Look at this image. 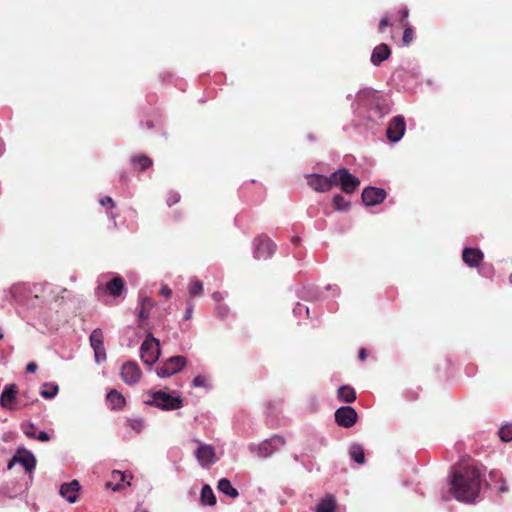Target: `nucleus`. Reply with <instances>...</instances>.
I'll use <instances>...</instances> for the list:
<instances>
[{
    "label": "nucleus",
    "instance_id": "obj_1",
    "mask_svg": "<svg viewBox=\"0 0 512 512\" xmlns=\"http://www.w3.org/2000/svg\"><path fill=\"white\" fill-rule=\"evenodd\" d=\"M481 464L467 462L456 466L449 476L450 491L460 502L473 503L479 496L482 477Z\"/></svg>",
    "mask_w": 512,
    "mask_h": 512
},
{
    "label": "nucleus",
    "instance_id": "obj_25",
    "mask_svg": "<svg viewBox=\"0 0 512 512\" xmlns=\"http://www.w3.org/2000/svg\"><path fill=\"white\" fill-rule=\"evenodd\" d=\"M217 488L221 493L232 499L239 495L237 489L232 486L231 482L227 478L220 479L218 481Z\"/></svg>",
    "mask_w": 512,
    "mask_h": 512
},
{
    "label": "nucleus",
    "instance_id": "obj_43",
    "mask_svg": "<svg viewBox=\"0 0 512 512\" xmlns=\"http://www.w3.org/2000/svg\"><path fill=\"white\" fill-rule=\"evenodd\" d=\"M99 202L103 207L108 209H112L115 206V202L110 196L101 198Z\"/></svg>",
    "mask_w": 512,
    "mask_h": 512
},
{
    "label": "nucleus",
    "instance_id": "obj_13",
    "mask_svg": "<svg viewBox=\"0 0 512 512\" xmlns=\"http://www.w3.org/2000/svg\"><path fill=\"white\" fill-rule=\"evenodd\" d=\"M335 421L339 426L349 428L357 421V412L351 406H343L335 411Z\"/></svg>",
    "mask_w": 512,
    "mask_h": 512
},
{
    "label": "nucleus",
    "instance_id": "obj_11",
    "mask_svg": "<svg viewBox=\"0 0 512 512\" xmlns=\"http://www.w3.org/2000/svg\"><path fill=\"white\" fill-rule=\"evenodd\" d=\"M405 130L406 123L404 117L401 115L395 116L391 119L387 127V138L393 143L399 142L404 136Z\"/></svg>",
    "mask_w": 512,
    "mask_h": 512
},
{
    "label": "nucleus",
    "instance_id": "obj_40",
    "mask_svg": "<svg viewBox=\"0 0 512 512\" xmlns=\"http://www.w3.org/2000/svg\"><path fill=\"white\" fill-rule=\"evenodd\" d=\"M295 316H302L304 313L309 316V308L303 304L297 303L293 309Z\"/></svg>",
    "mask_w": 512,
    "mask_h": 512
},
{
    "label": "nucleus",
    "instance_id": "obj_26",
    "mask_svg": "<svg viewBox=\"0 0 512 512\" xmlns=\"http://www.w3.org/2000/svg\"><path fill=\"white\" fill-rule=\"evenodd\" d=\"M17 461L24 467L26 472L30 473L35 469L36 459L31 452L25 451L23 454H20Z\"/></svg>",
    "mask_w": 512,
    "mask_h": 512
},
{
    "label": "nucleus",
    "instance_id": "obj_54",
    "mask_svg": "<svg viewBox=\"0 0 512 512\" xmlns=\"http://www.w3.org/2000/svg\"><path fill=\"white\" fill-rule=\"evenodd\" d=\"M292 242H293L295 245H298V244H299V242H300V238H299L298 236H294V237L292 238Z\"/></svg>",
    "mask_w": 512,
    "mask_h": 512
},
{
    "label": "nucleus",
    "instance_id": "obj_31",
    "mask_svg": "<svg viewBox=\"0 0 512 512\" xmlns=\"http://www.w3.org/2000/svg\"><path fill=\"white\" fill-rule=\"evenodd\" d=\"M349 455L358 464H364L365 454L364 449L360 444H353L349 449Z\"/></svg>",
    "mask_w": 512,
    "mask_h": 512
},
{
    "label": "nucleus",
    "instance_id": "obj_24",
    "mask_svg": "<svg viewBox=\"0 0 512 512\" xmlns=\"http://www.w3.org/2000/svg\"><path fill=\"white\" fill-rule=\"evenodd\" d=\"M200 503L203 506H213L216 504V497L210 485H203L200 493Z\"/></svg>",
    "mask_w": 512,
    "mask_h": 512
},
{
    "label": "nucleus",
    "instance_id": "obj_58",
    "mask_svg": "<svg viewBox=\"0 0 512 512\" xmlns=\"http://www.w3.org/2000/svg\"><path fill=\"white\" fill-rule=\"evenodd\" d=\"M140 512H148V510L147 509H143Z\"/></svg>",
    "mask_w": 512,
    "mask_h": 512
},
{
    "label": "nucleus",
    "instance_id": "obj_49",
    "mask_svg": "<svg viewBox=\"0 0 512 512\" xmlns=\"http://www.w3.org/2000/svg\"><path fill=\"white\" fill-rule=\"evenodd\" d=\"M212 299H213L215 302H217V303L221 304L220 302L224 299V295H223V293H221V292H219V291H216V292H214V293L212 294Z\"/></svg>",
    "mask_w": 512,
    "mask_h": 512
},
{
    "label": "nucleus",
    "instance_id": "obj_44",
    "mask_svg": "<svg viewBox=\"0 0 512 512\" xmlns=\"http://www.w3.org/2000/svg\"><path fill=\"white\" fill-rule=\"evenodd\" d=\"M399 17H400V23L401 26H403L404 22H407V18L409 16V10L407 7H403L399 10Z\"/></svg>",
    "mask_w": 512,
    "mask_h": 512
},
{
    "label": "nucleus",
    "instance_id": "obj_3",
    "mask_svg": "<svg viewBox=\"0 0 512 512\" xmlns=\"http://www.w3.org/2000/svg\"><path fill=\"white\" fill-rule=\"evenodd\" d=\"M144 403L165 411L176 410L183 406V400L177 392L169 393L164 390L149 391Z\"/></svg>",
    "mask_w": 512,
    "mask_h": 512
},
{
    "label": "nucleus",
    "instance_id": "obj_41",
    "mask_svg": "<svg viewBox=\"0 0 512 512\" xmlns=\"http://www.w3.org/2000/svg\"><path fill=\"white\" fill-rule=\"evenodd\" d=\"M229 308L224 304H218L216 307V314L221 319H225L229 315Z\"/></svg>",
    "mask_w": 512,
    "mask_h": 512
},
{
    "label": "nucleus",
    "instance_id": "obj_32",
    "mask_svg": "<svg viewBox=\"0 0 512 512\" xmlns=\"http://www.w3.org/2000/svg\"><path fill=\"white\" fill-rule=\"evenodd\" d=\"M59 391V387L54 383H44L40 390V395L45 399L54 398Z\"/></svg>",
    "mask_w": 512,
    "mask_h": 512
},
{
    "label": "nucleus",
    "instance_id": "obj_53",
    "mask_svg": "<svg viewBox=\"0 0 512 512\" xmlns=\"http://www.w3.org/2000/svg\"><path fill=\"white\" fill-rule=\"evenodd\" d=\"M120 179H121L122 181H126V180H127V173H126L125 171H122V172L120 173Z\"/></svg>",
    "mask_w": 512,
    "mask_h": 512
},
{
    "label": "nucleus",
    "instance_id": "obj_10",
    "mask_svg": "<svg viewBox=\"0 0 512 512\" xmlns=\"http://www.w3.org/2000/svg\"><path fill=\"white\" fill-rule=\"evenodd\" d=\"M90 345L94 351L96 363L100 364L107 358L104 347V335L100 328H96L90 334Z\"/></svg>",
    "mask_w": 512,
    "mask_h": 512
},
{
    "label": "nucleus",
    "instance_id": "obj_57",
    "mask_svg": "<svg viewBox=\"0 0 512 512\" xmlns=\"http://www.w3.org/2000/svg\"><path fill=\"white\" fill-rule=\"evenodd\" d=\"M509 282H510V284H512V273L509 276Z\"/></svg>",
    "mask_w": 512,
    "mask_h": 512
},
{
    "label": "nucleus",
    "instance_id": "obj_27",
    "mask_svg": "<svg viewBox=\"0 0 512 512\" xmlns=\"http://www.w3.org/2000/svg\"><path fill=\"white\" fill-rule=\"evenodd\" d=\"M337 396L341 401L345 403H352L356 399L355 390L348 385H343L339 387L337 391Z\"/></svg>",
    "mask_w": 512,
    "mask_h": 512
},
{
    "label": "nucleus",
    "instance_id": "obj_28",
    "mask_svg": "<svg viewBox=\"0 0 512 512\" xmlns=\"http://www.w3.org/2000/svg\"><path fill=\"white\" fill-rule=\"evenodd\" d=\"M335 508V498L331 495H328L317 504L315 512H334Z\"/></svg>",
    "mask_w": 512,
    "mask_h": 512
},
{
    "label": "nucleus",
    "instance_id": "obj_38",
    "mask_svg": "<svg viewBox=\"0 0 512 512\" xmlns=\"http://www.w3.org/2000/svg\"><path fill=\"white\" fill-rule=\"evenodd\" d=\"M192 386L196 388H209V382L206 376L197 375L192 381Z\"/></svg>",
    "mask_w": 512,
    "mask_h": 512
},
{
    "label": "nucleus",
    "instance_id": "obj_8",
    "mask_svg": "<svg viewBox=\"0 0 512 512\" xmlns=\"http://www.w3.org/2000/svg\"><path fill=\"white\" fill-rule=\"evenodd\" d=\"M195 443H197V448L194 451V456L198 464L204 469H209L218 460L215 448L198 439L195 440Z\"/></svg>",
    "mask_w": 512,
    "mask_h": 512
},
{
    "label": "nucleus",
    "instance_id": "obj_15",
    "mask_svg": "<svg viewBox=\"0 0 512 512\" xmlns=\"http://www.w3.org/2000/svg\"><path fill=\"white\" fill-rule=\"evenodd\" d=\"M308 185L317 192H327L333 187L332 174L329 176L311 174L308 177Z\"/></svg>",
    "mask_w": 512,
    "mask_h": 512
},
{
    "label": "nucleus",
    "instance_id": "obj_35",
    "mask_svg": "<svg viewBox=\"0 0 512 512\" xmlns=\"http://www.w3.org/2000/svg\"><path fill=\"white\" fill-rule=\"evenodd\" d=\"M498 434L502 441H504V442L512 441V424L503 425L499 429Z\"/></svg>",
    "mask_w": 512,
    "mask_h": 512
},
{
    "label": "nucleus",
    "instance_id": "obj_29",
    "mask_svg": "<svg viewBox=\"0 0 512 512\" xmlns=\"http://www.w3.org/2000/svg\"><path fill=\"white\" fill-rule=\"evenodd\" d=\"M130 163L134 168L139 169L140 171L146 170L153 164L152 160L148 156L143 154L133 156L130 160Z\"/></svg>",
    "mask_w": 512,
    "mask_h": 512
},
{
    "label": "nucleus",
    "instance_id": "obj_12",
    "mask_svg": "<svg viewBox=\"0 0 512 512\" xmlns=\"http://www.w3.org/2000/svg\"><path fill=\"white\" fill-rule=\"evenodd\" d=\"M120 376L127 385H135L139 382L142 371L136 362L128 361L122 365Z\"/></svg>",
    "mask_w": 512,
    "mask_h": 512
},
{
    "label": "nucleus",
    "instance_id": "obj_20",
    "mask_svg": "<svg viewBox=\"0 0 512 512\" xmlns=\"http://www.w3.org/2000/svg\"><path fill=\"white\" fill-rule=\"evenodd\" d=\"M128 475L125 472L114 470L111 474V480L107 482L106 486L113 491L121 490L125 485L130 486V482L127 481ZM131 478V476H129Z\"/></svg>",
    "mask_w": 512,
    "mask_h": 512
},
{
    "label": "nucleus",
    "instance_id": "obj_46",
    "mask_svg": "<svg viewBox=\"0 0 512 512\" xmlns=\"http://www.w3.org/2000/svg\"><path fill=\"white\" fill-rule=\"evenodd\" d=\"M171 293H172V291H171V289L169 288V286H168V285L163 284V285L161 286L160 294H161L163 297L168 298V297H170V296H171Z\"/></svg>",
    "mask_w": 512,
    "mask_h": 512
},
{
    "label": "nucleus",
    "instance_id": "obj_5",
    "mask_svg": "<svg viewBox=\"0 0 512 512\" xmlns=\"http://www.w3.org/2000/svg\"><path fill=\"white\" fill-rule=\"evenodd\" d=\"M160 356V342L148 333L140 347V358L142 362L152 367Z\"/></svg>",
    "mask_w": 512,
    "mask_h": 512
},
{
    "label": "nucleus",
    "instance_id": "obj_42",
    "mask_svg": "<svg viewBox=\"0 0 512 512\" xmlns=\"http://www.w3.org/2000/svg\"><path fill=\"white\" fill-rule=\"evenodd\" d=\"M24 431V434L28 437V438H32V439H35L36 438V426L35 424L33 423H30L28 425H26L23 429Z\"/></svg>",
    "mask_w": 512,
    "mask_h": 512
},
{
    "label": "nucleus",
    "instance_id": "obj_50",
    "mask_svg": "<svg viewBox=\"0 0 512 512\" xmlns=\"http://www.w3.org/2000/svg\"><path fill=\"white\" fill-rule=\"evenodd\" d=\"M37 370V364L34 362H30L26 366V371L28 373H34Z\"/></svg>",
    "mask_w": 512,
    "mask_h": 512
},
{
    "label": "nucleus",
    "instance_id": "obj_33",
    "mask_svg": "<svg viewBox=\"0 0 512 512\" xmlns=\"http://www.w3.org/2000/svg\"><path fill=\"white\" fill-rule=\"evenodd\" d=\"M188 289L191 297L201 296L204 290L203 283L197 278H191Z\"/></svg>",
    "mask_w": 512,
    "mask_h": 512
},
{
    "label": "nucleus",
    "instance_id": "obj_19",
    "mask_svg": "<svg viewBox=\"0 0 512 512\" xmlns=\"http://www.w3.org/2000/svg\"><path fill=\"white\" fill-rule=\"evenodd\" d=\"M7 295L5 298L7 299L8 295L15 302H23L28 294L30 293V287L26 283H17L12 285L7 291Z\"/></svg>",
    "mask_w": 512,
    "mask_h": 512
},
{
    "label": "nucleus",
    "instance_id": "obj_7",
    "mask_svg": "<svg viewBox=\"0 0 512 512\" xmlns=\"http://www.w3.org/2000/svg\"><path fill=\"white\" fill-rule=\"evenodd\" d=\"M253 257L257 260H267L276 251V244L266 235L262 234L253 240Z\"/></svg>",
    "mask_w": 512,
    "mask_h": 512
},
{
    "label": "nucleus",
    "instance_id": "obj_39",
    "mask_svg": "<svg viewBox=\"0 0 512 512\" xmlns=\"http://www.w3.org/2000/svg\"><path fill=\"white\" fill-rule=\"evenodd\" d=\"M180 201V194L176 191H170L168 193L166 203L169 207L173 206L174 204L178 203Z\"/></svg>",
    "mask_w": 512,
    "mask_h": 512
},
{
    "label": "nucleus",
    "instance_id": "obj_47",
    "mask_svg": "<svg viewBox=\"0 0 512 512\" xmlns=\"http://www.w3.org/2000/svg\"><path fill=\"white\" fill-rule=\"evenodd\" d=\"M35 439H38L39 441H42V442H46L50 439V436L47 432L40 431L38 434H36Z\"/></svg>",
    "mask_w": 512,
    "mask_h": 512
},
{
    "label": "nucleus",
    "instance_id": "obj_18",
    "mask_svg": "<svg viewBox=\"0 0 512 512\" xmlns=\"http://www.w3.org/2000/svg\"><path fill=\"white\" fill-rule=\"evenodd\" d=\"M80 490V484L77 480H72L68 483H63L60 486V495L66 499L69 503H75L78 499V492Z\"/></svg>",
    "mask_w": 512,
    "mask_h": 512
},
{
    "label": "nucleus",
    "instance_id": "obj_34",
    "mask_svg": "<svg viewBox=\"0 0 512 512\" xmlns=\"http://www.w3.org/2000/svg\"><path fill=\"white\" fill-rule=\"evenodd\" d=\"M333 205L337 211H347L350 206V202L346 200L342 195L337 194L333 197Z\"/></svg>",
    "mask_w": 512,
    "mask_h": 512
},
{
    "label": "nucleus",
    "instance_id": "obj_55",
    "mask_svg": "<svg viewBox=\"0 0 512 512\" xmlns=\"http://www.w3.org/2000/svg\"><path fill=\"white\" fill-rule=\"evenodd\" d=\"M4 143L0 140V156L4 153Z\"/></svg>",
    "mask_w": 512,
    "mask_h": 512
},
{
    "label": "nucleus",
    "instance_id": "obj_22",
    "mask_svg": "<svg viewBox=\"0 0 512 512\" xmlns=\"http://www.w3.org/2000/svg\"><path fill=\"white\" fill-rule=\"evenodd\" d=\"M391 54V50L387 44L381 43L377 45L371 54V62L374 66H379L387 60Z\"/></svg>",
    "mask_w": 512,
    "mask_h": 512
},
{
    "label": "nucleus",
    "instance_id": "obj_45",
    "mask_svg": "<svg viewBox=\"0 0 512 512\" xmlns=\"http://www.w3.org/2000/svg\"><path fill=\"white\" fill-rule=\"evenodd\" d=\"M390 25V17L388 15H384L379 22V31L382 32L384 29Z\"/></svg>",
    "mask_w": 512,
    "mask_h": 512
},
{
    "label": "nucleus",
    "instance_id": "obj_4",
    "mask_svg": "<svg viewBox=\"0 0 512 512\" xmlns=\"http://www.w3.org/2000/svg\"><path fill=\"white\" fill-rule=\"evenodd\" d=\"M286 444L283 436L275 434L272 437L265 439L261 443H251L248 445V450L255 456L265 459L272 456L275 452L282 449Z\"/></svg>",
    "mask_w": 512,
    "mask_h": 512
},
{
    "label": "nucleus",
    "instance_id": "obj_56",
    "mask_svg": "<svg viewBox=\"0 0 512 512\" xmlns=\"http://www.w3.org/2000/svg\"><path fill=\"white\" fill-rule=\"evenodd\" d=\"M147 126H148V128H152V127H153V124H152L151 122H148V123H147Z\"/></svg>",
    "mask_w": 512,
    "mask_h": 512
},
{
    "label": "nucleus",
    "instance_id": "obj_16",
    "mask_svg": "<svg viewBox=\"0 0 512 512\" xmlns=\"http://www.w3.org/2000/svg\"><path fill=\"white\" fill-rule=\"evenodd\" d=\"M386 198L384 189L376 187H367L362 192V201L366 206L380 204Z\"/></svg>",
    "mask_w": 512,
    "mask_h": 512
},
{
    "label": "nucleus",
    "instance_id": "obj_23",
    "mask_svg": "<svg viewBox=\"0 0 512 512\" xmlns=\"http://www.w3.org/2000/svg\"><path fill=\"white\" fill-rule=\"evenodd\" d=\"M106 400L112 409H120L125 404V398L115 389H112L107 393Z\"/></svg>",
    "mask_w": 512,
    "mask_h": 512
},
{
    "label": "nucleus",
    "instance_id": "obj_37",
    "mask_svg": "<svg viewBox=\"0 0 512 512\" xmlns=\"http://www.w3.org/2000/svg\"><path fill=\"white\" fill-rule=\"evenodd\" d=\"M402 27L404 28L402 41H403V43H404L405 45H409V44H410V42H411V41H412V39H413L414 31H413V29L408 25V22H404Z\"/></svg>",
    "mask_w": 512,
    "mask_h": 512
},
{
    "label": "nucleus",
    "instance_id": "obj_51",
    "mask_svg": "<svg viewBox=\"0 0 512 512\" xmlns=\"http://www.w3.org/2000/svg\"><path fill=\"white\" fill-rule=\"evenodd\" d=\"M327 290H332L334 294H339L340 289L337 285H328L326 287Z\"/></svg>",
    "mask_w": 512,
    "mask_h": 512
},
{
    "label": "nucleus",
    "instance_id": "obj_6",
    "mask_svg": "<svg viewBox=\"0 0 512 512\" xmlns=\"http://www.w3.org/2000/svg\"><path fill=\"white\" fill-rule=\"evenodd\" d=\"M333 187L339 186L345 193H352L360 185L358 177L351 174L348 169L341 168L332 173Z\"/></svg>",
    "mask_w": 512,
    "mask_h": 512
},
{
    "label": "nucleus",
    "instance_id": "obj_36",
    "mask_svg": "<svg viewBox=\"0 0 512 512\" xmlns=\"http://www.w3.org/2000/svg\"><path fill=\"white\" fill-rule=\"evenodd\" d=\"M128 425L131 429L139 433L145 428V421L141 417L131 418L128 420Z\"/></svg>",
    "mask_w": 512,
    "mask_h": 512
},
{
    "label": "nucleus",
    "instance_id": "obj_9",
    "mask_svg": "<svg viewBox=\"0 0 512 512\" xmlns=\"http://www.w3.org/2000/svg\"><path fill=\"white\" fill-rule=\"evenodd\" d=\"M186 364L187 359L184 356H172L157 367L156 373L160 378L170 377L180 372Z\"/></svg>",
    "mask_w": 512,
    "mask_h": 512
},
{
    "label": "nucleus",
    "instance_id": "obj_17",
    "mask_svg": "<svg viewBox=\"0 0 512 512\" xmlns=\"http://www.w3.org/2000/svg\"><path fill=\"white\" fill-rule=\"evenodd\" d=\"M484 258L483 252L478 248H464L462 251V259L466 265L476 268L480 265Z\"/></svg>",
    "mask_w": 512,
    "mask_h": 512
},
{
    "label": "nucleus",
    "instance_id": "obj_2",
    "mask_svg": "<svg viewBox=\"0 0 512 512\" xmlns=\"http://www.w3.org/2000/svg\"><path fill=\"white\" fill-rule=\"evenodd\" d=\"M352 109L359 115L366 110L369 112L368 118L377 121L390 113L391 106L387 97L372 88H364L357 92Z\"/></svg>",
    "mask_w": 512,
    "mask_h": 512
},
{
    "label": "nucleus",
    "instance_id": "obj_30",
    "mask_svg": "<svg viewBox=\"0 0 512 512\" xmlns=\"http://www.w3.org/2000/svg\"><path fill=\"white\" fill-rule=\"evenodd\" d=\"M154 302L149 297L141 298L140 300V311L138 313L139 320H146L150 315V310L153 308Z\"/></svg>",
    "mask_w": 512,
    "mask_h": 512
},
{
    "label": "nucleus",
    "instance_id": "obj_14",
    "mask_svg": "<svg viewBox=\"0 0 512 512\" xmlns=\"http://www.w3.org/2000/svg\"><path fill=\"white\" fill-rule=\"evenodd\" d=\"M102 278L103 276L98 279V292L102 289ZM104 290L113 297H119L125 290L124 280L119 276H115L104 284Z\"/></svg>",
    "mask_w": 512,
    "mask_h": 512
},
{
    "label": "nucleus",
    "instance_id": "obj_21",
    "mask_svg": "<svg viewBox=\"0 0 512 512\" xmlns=\"http://www.w3.org/2000/svg\"><path fill=\"white\" fill-rule=\"evenodd\" d=\"M17 387L15 384L6 385L0 396V405L6 409H13V402L16 398Z\"/></svg>",
    "mask_w": 512,
    "mask_h": 512
},
{
    "label": "nucleus",
    "instance_id": "obj_48",
    "mask_svg": "<svg viewBox=\"0 0 512 512\" xmlns=\"http://www.w3.org/2000/svg\"><path fill=\"white\" fill-rule=\"evenodd\" d=\"M192 314H193V305L191 303H188L183 319L189 320L192 317Z\"/></svg>",
    "mask_w": 512,
    "mask_h": 512
},
{
    "label": "nucleus",
    "instance_id": "obj_52",
    "mask_svg": "<svg viewBox=\"0 0 512 512\" xmlns=\"http://www.w3.org/2000/svg\"><path fill=\"white\" fill-rule=\"evenodd\" d=\"M367 357V352L364 348H362L360 351H359V359L361 361H364Z\"/></svg>",
    "mask_w": 512,
    "mask_h": 512
}]
</instances>
